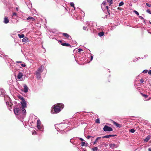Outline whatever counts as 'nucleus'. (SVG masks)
I'll use <instances>...</instances> for the list:
<instances>
[{
    "label": "nucleus",
    "mask_w": 151,
    "mask_h": 151,
    "mask_svg": "<svg viewBox=\"0 0 151 151\" xmlns=\"http://www.w3.org/2000/svg\"><path fill=\"white\" fill-rule=\"evenodd\" d=\"M93 57L92 55H91V61L93 59Z\"/></svg>",
    "instance_id": "obj_46"
},
{
    "label": "nucleus",
    "mask_w": 151,
    "mask_h": 151,
    "mask_svg": "<svg viewBox=\"0 0 151 151\" xmlns=\"http://www.w3.org/2000/svg\"><path fill=\"white\" fill-rule=\"evenodd\" d=\"M124 4V3L123 1H121L119 4V6H121L123 5Z\"/></svg>",
    "instance_id": "obj_26"
},
{
    "label": "nucleus",
    "mask_w": 151,
    "mask_h": 151,
    "mask_svg": "<svg viewBox=\"0 0 151 151\" xmlns=\"http://www.w3.org/2000/svg\"><path fill=\"white\" fill-rule=\"evenodd\" d=\"M70 6H71L73 7H74V8L75 9L74 4L73 3V2L71 3H70Z\"/></svg>",
    "instance_id": "obj_28"
},
{
    "label": "nucleus",
    "mask_w": 151,
    "mask_h": 151,
    "mask_svg": "<svg viewBox=\"0 0 151 151\" xmlns=\"http://www.w3.org/2000/svg\"><path fill=\"white\" fill-rule=\"evenodd\" d=\"M139 17L141 19H144V18L141 16H140Z\"/></svg>",
    "instance_id": "obj_48"
},
{
    "label": "nucleus",
    "mask_w": 151,
    "mask_h": 151,
    "mask_svg": "<svg viewBox=\"0 0 151 151\" xmlns=\"http://www.w3.org/2000/svg\"><path fill=\"white\" fill-rule=\"evenodd\" d=\"M16 63H22V61H16Z\"/></svg>",
    "instance_id": "obj_47"
},
{
    "label": "nucleus",
    "mask_w": 151,
    "mask_h": 151,
    "mask_svg": "<svg viewBox=\"0 0 151 151\" xmlns=\"http://www.w3.org/2000/svg\"><path fill=\"white\" fill-rule=\"evenodd\" d=\"M18 36L20 38H23L24 37V35L23 34L20 35V34H18Z\"/></svg>",
    "instance_id": "obj_23"
},
{
    "label": "nucleus",
    "mask_w": 151,
    "mask_h": 151,
    "mask_svg": "<svg viewBox=\"0 0 151 151\" xmlns=\"http://www.w3.org/2000/svg\"><path fill=\"white\" fill-rule=\"evenodd\" d=\"M24 87V92L25 93H27L28 91V88L26 84H24L23 86Z\"/></svg>",
    "instance_id": "obj_8"
},
{
    "label": "nucleus",
    "mask_w": 151,
    "mask_h": 151,
    "mask_svg": "<svg viewBox=\"0 0 151 151\" xmlns=\"http://www.w3.org/2000/svg\"><path fill=\"white\" fill-rule=\"evenodd\" d=\"M41 122L40 119H38L37 122V127L38 129H40Z\"/></svg>",
    "instance_id": "obj_5"
},
{
    "label": "nucleus",
    "mask_w": 151,
    "mask_h": 151,
    "mask_svg": "<svg viewBox=\"0 0 151 151\" xmlns=\"http://www.w3.org/2000/svg\"><path fill=\"white\" fill-rule=\"evenodd\" d=\"M23 76V73H22L21 72H19V73L17 76V78L19 79H21Z\"/></svg>",
    "instance_id": "obj_9"
},
{
    "label": "nucleus",
    "mask_w": 151,
    "mask_h": 151,
    "mask_svg": "<svg viewBox=\"0 0 151 151\" xmlns=\"http://www.w3.org/2000/svg\"><path fill=\"white\" fill-rule=\"evenodd\" d=\"M108 14H109V15H110V13L109 12V13H108Z\"/></svg>",
    "instance_id": "obj_57"
},
{
    "label": "nucleus",
    "mask_w": 151,
    "mask_h": 151,
    "mask_svg": "<svg viewBox=\"0 0 151 151\" xmlns=\"http://www.w3.org/2000/svg\"><path fill=\"white\" fill-rule=\"evenodd\" d=\"M22 106L21 107V108H26V101H24V102H22Z\"/></svg>",
    "instance_id": "obj_12"
},
{
    "label": "nucleus",
    "mask_w": 151,
    "mask_h": 151,
    "mask_svg": "<svg viewBox=\"0 0 151 151\" xmlns=\"http://www.w3.org/2000/svg\"><path fill=\"white\" fill-rule=\"evenodd\" d=\"M116 136V134H114H114H113V135L109 134V135H105V136H103V137H102V138H109V137H115V136Z\"/></svg>",
    "instance_id": "obj_7"
},
{
    "label": "nucleus",
    "mask_w": 151,
    "mask_h": 151,
    "mask_svg": "<svg viewBox=\"0 0 151 151\" xmlns=\"http://www.w3.org/2000/svg\"><path fill=\"white\" fill-rule=\"evenodd\" d=\"M134 13L136 14H137V15H139V13L137 12V11H134Z\"/></svg>",
    "instance_id": "obj_36"
},
{
    "label": "nucleus",
    "mask_w": 151,
    "mask_h": 151,
    "mask_svg": "<svg viewBox=\"0 0 151 151\" xmlns=\"http://www.w3.org/2000/svg\"><path fill=\"white\" fill-rule=\"evenodd\" d=\"M100 37L103 36L104 35V32H100L98 33Z\"/></svg>",
    "instance_id": "obj_20"
},
{
    "label": "nucleus",
    "mask_w": 151,
    "mask_h": 151,
    "mask_svg": "<svg viewBox=\"0 0 151 151\" xmlns=\"http://www.w3.org/2000/svg\"><path fill=\"white\" fill-rule=\"evenodd\" d=\"M103 144L106 147L108 146V145L106 143H104Z\"/></svg>",
    "instance_id": "obj_41"
},
{
    "label": "nucleus",
    "mask_w": 151,
    "mask_h": 151,
    "mask_svg": "<svg viewBox=\"0 0 151 151\" xmlns=\"http://www.w3.org/2000/svg\"><path fill=\"white\" fill-rule=\"evenodd\" d=\"M102 137H97L96 139L95 140V141L96 142H97V141L99 139H101V138H102Z\"/></svg>",
    "instance_id": "obj_29"
},
{
    "label": "nucleus",
    "mask_w": 151,
    "mask_h": 151,
    "mask_svg": "<svg viewBox=\"0 0 151 151\" xmlns=\"http://www.w3.org/2000/svg\"><path fill=\"white\" fill-rule=\"evenodd\" d=\"M14 111L15 114L16 115H18L20 113V109L19 108H17L14 109Z\"/></svg>",
    "instance_id": "obj_4"
},
{
    "label": "nucleus",
    "mask_w": 151,
    "mask_h": 151,
    "mask_svg": "<svg viewBox=\"0 0 151 151\" xmlns=\"http://www.w3.org/2000/svg\"><path fill=\"white\" fill-rule=\"evenodd\" d=\"M148 74L149 75H151V70H150L148 72Z\"/></svg>",
    "instance_id": "obj_42"
},
{
    "label": "nucleus",
    "mask_w": 151,
    "mask_h": 151,
    "mask_svg": "<svg viewBox=\"0 0 151 151\" xmlns=\"http://www.w3.org/2000/svg\"><path fill=\"white\" fill-rule=\"evenodd\" d=\"M85 142H82L81 143V145L82 146H83L85 145Z\"/></svg>",
    "instance_id": "obj_27"
},
{
    "label": "nucleus",
    "mask_w": 151,
    "mask_h": 151,
    "mask_svg": "<svg viewBox=\"0 0 151 151\" xmlns=\"http://www.w3.org/2000/svg\"><path fill=\"white\" fill-rule=\"evenodd\" d=\"M20 99L22 101V102H24L25 101L24 98L22 97L20 98Z\"/></svg>",
    "instance_id": "obj_33"
},
{
    "label": "nucleus",
    "mask_w": 151,
    "mask_h": 151,
    "mask_svg": "<svg viewBox=\"0 0 151 151\" xmlns=\"http://www.w3.org/2000/svg\"><path fill=\"white\" fill-rule=\"evenodd\" d=\"M97 143L95 141L93 142V144H96Z\"/></svg>",
    "instance_id": "obj_50"
},
{
    "label": "nucleus",
    "mask_w": 151,
    "mask_h": 151,
    "mask_svg": "<svg viewBox=\"0 0 151 151\" xmlns=\"http://www.w3.org/2000/svg\"><path fill=\"white\" fill-rule=\"evenodd\" d=\"M140 81L141 82V83H142L144 82V80L143 78H141L140 80Z\"/></svg>",
    "instance_id": "obj_38"
},
{
    "label": "nucleus",
    "mask_w": 151,
    "mask_h": 151,
    "mask_svg": "<svg viewBox=\"0 0 151 151\" xmlns=\"http://www.w3.org/2000/svg\"><path fill=\"white\" fill-rule=\"evenodd\" d=\"M106 8L107 9H108V8H109V7L108 6H106Z\"/></svg>",
    "instance_id": "obj_51"
},
{
    "label": "nucleus",
    "mask_w": 151,
    "mask_h": 151,
    "mask_svg": "<svg viewBox=\"0 0 151 151\" xmlns=\"http://www.w3.org/2000/svg\"><path fill=\"white\" fill-rule=\"evenodd\" d=\"M61 45L65 46H67V47H71V46L70 45V44L69 43H61Z\"/></svg>",
    "instance_id": "obj_11"
},
{
    "label": "nucleus",
    "mask_w": 151,
    "mask_h": 151,
    "mask_svg": "<svg viewBox=\"0 0 151 151\" xmlns=\"http://www.w3.org/2000/svg\"><path fill=\"white\" fill-rule=\"evenodd\" d=\"M87 28V27L86 26H84L83 27V29L85 30H86Z\"/></svg>",
    "instance_id": "obj_37"
},
{
    "label": "nucleus",
    "mask_w": 151,
    "mask_h": 151,
    "mask_svg": "<svg viewBox=\"0 0 151 151\" xmlns=\"http://www.w3.org/2000/svg\"><path fill=\"white\" fill-rule=\"evenodd\" d=\"M106 2L104 1L102 3V4H103L105 6L106 5Z\"/></svg>",
    "instance_id": "obj_44"
},
{
    "label": "nucleus",
    "mask_w": 151,
    "mask_h": 151,
    "mask_svg": "<svg viewBox=\"0 0 151 151\" xmlns=\"http://www.w3.org/2000/svg\"><path fill=\"white\" fill-rule=\"evenodd\" d=\"M107 2L109 4V5H111L113 3L112 0H106Z\"/></svg>",
    "instance_id": "obj_21"
},
{
    "label": "nucleus",
    "mask_w": 151,
    "mask_h": 151,
    "mask_svg": "<svg viewBox=\"0 0 151 151\" xmlns=\"http://www.w3.org/2000/svg\"><path fill=\"white\" fill-rule=\"evenodd\" d=\"M109 11H110V10L109 9H107V11H108V13H109Z\"/></svg>",
    "instance_id": "obj_53"
},
{
    "label": "nucleus",
    "mask_w": 151,
    "mask_h": 151,
    "mask_svg": "<svg viewBox=\"0 0 151 151\" xmlns=\"http://www.w3.org/2000/svg\"><path fill=\"white\" fill-rule=\"evenodd\" d=\"M4 23L5 24H7L9 22V20L8 17H5L4 18Z\"/></svg>",
    "instance_id": "obj_13"
},
{
    "label": "nucleus",
    "mask_w": 151,
    "mask_h": 151,
    "mask_svg": "<svg viewBox=\"0 0 151 151\" xmlns=\"http://www.w3.org/2000/svg\"><path fill=\"white\" fill-rule=\"evenodd\" d=\"M79 139L80 140H81L82 142H83V141H84L83 139H82V138H79Z\"/></svg>",
    "instance_id": "obj_45"
},
{
    "label": "nucleus",
    "mask_w": 151,
    "mask_h": 151,
    "mask_svg": "<svg viewBox=\"0 0 151 151\" xmlns=\"http://www.w3.org/2000/svg\"><path fill=\"white\" fill-rule=\"evenodd\" d=\"M27 20L29 21H34L35 20V18H34L33 17L29 16V17L27 18Z\"/></svg>",
    "instance_id": "obj_10"
},
{
    "label": "nucleus",
    "mask_w": 151,
    "mask_h": 151,
    "mask_svg": "<svg viewBox=\"0 0 151 151\" xmlns=\"http://www.w3.org/2000/svg\"><path fill=\"white\" fill-rule=\"evenodd\" d=\"M16 10H17V11H18V8H17H17H16Z\"/></svg>",
    "instance_id": "obj_54"
},
{
    "label": "nucleus",
    "mask_w": 151,
    "mask_h": 151,
    "mask_svg": "<svg viewBox=\"0 0 151 151\" xmlns=\"http://www.w3.org/2000/svg\"><path fill=\"white\" fill-rule=\"evenodd\" d=\"M64 107V105L62 104H58L53 106L52 109L51 110L52 113H57L60 112L61 111V108L63 109Z\"/></svg>",
    "instance_id": "obj_1"
},
{
    "label": "nucleus",
    "mask_w": 151,
    "mask_h": 151,
    "mask_svg": "<svg viewBox=\"0 0 151 151\" xmlns=\"http://www.w3.org/2000/svg\"><path fill=\"white\" fill-rule=\"evenodd\" d=\"M4 89L0 88V95L3 94L4 93Z\"/></svg>",
    "instance_id": "obj_18"
},
{
    "label": "nucleus",
    "mask_w": 151,
    "mask_h": 151,
    "mask_svg": "<svg viewBox=\"0 0 151 151\" xmlns=\"http://www.w3.org/2000/svg\"><path fill=\"white\" fill-rule=\"evenodd\" d=\"M146 5L149 7H151V4H149L148 3H146Z\"/></svg>",
    "instance_id": "obj_34"
},
{
    "label": "nucleus",
    "mask_w": 151,
    "mask_h": 151,
    "mask_svg": "<svg viewBox=\"0 0 151 151\" xmlns=\"http://www.w3.org/2000/svg\"><path fill=\"white\" fill-rule=\"evenodd\" d=\"M149 23H150V24H151V22H150V21H149Z\"/></svg>",
    "instance_id": "obj_55"
},
{
    "label": "nucleus",
    "mask_w": 151,
    "mask_h": 151,
    "mask_svg": "<svg viewBox=\"0 0 151 151\" xmlns=\"http://www.w3.org/2000/svg\"><path fill=\"white\" fill-rule=\"evenodd\" d=\"M103 130L105 131H112L113 130V129L112 128L109 127L108 126L106 125L103 128Z\"/></svg>",
    "instance_id": "obj_3"
},
{
    "label": "nucleus",
    "mask_w": 151,
    "mask_h": 151,
    "mask_svg": "<svg viewBox=\"0 0 151 151\" xmlns=\"http://www.w3.org/2000/svg\"><path fill=\"white\" fill-rule=\"evenodd\" d=\"M110 147L112 149H113L115 147H117L116 146L115 144H111L109 145Z\"/></svg>",
    "instance_id": "obj_16"
},
{
    "label": "nucleus",
    "mask_w": 151,
    "mask_h": 151,
    "mask_svg": "<svg viewBox=\"0 0 151 151\" xmlns=\"http://www.w3.org/2000/svg\"><path fill=\"white\" fill-rule=\"evenodd\" d=\"M83 50L81 48H79L78 49V52H80L81 51H83Z\"/></svg>",
    "instance_id": "obj_35"
},
{
    "label": "nucleus",
    "mask_w": 151,
    "mask_h": 151,
    "mask_svg": "<svg viewBox=\"0 0 151 151\" xmlns=\"http://www.w3.org/2000/svg\"><path fill=\"white\" fill-rule=\"evenodd\" d=\"M92 150L93 151H99V150L97 147H95L92 148Z\"/></svg>",
    "instance_id": "obj_22"
},
{
    "label": "nucleus",
    "mask_w": 151,
    "mask_h": 151,
    "mask_svg": "<svg viewBox=\"0 0 151 151\" xmlns=\"http://www.w3.org/2000/svg\"><path fill=\"white\" fill-rule=\"evenodd\" d=\"M22 41L23 42H28L29 40L27 37H25L22 39Z\"/></svg>",
    "instance_id": "obj_15"
},
{
    "label": "nucleus",
    "mask_w": 151,
    "mask_h": 151,
    "mask_svg": "<svg viewBox=\"0 0 151 151\" xmlns=\"http://www.w3.org/2000/svg\"><path fill=\"white\" fill-rule=\"evenodd\" d=\"M59 42H60L61 43H61H63L62 42V41L61 40H59Z\"/></svg>",
    "instance_id": "obj_52"
},
{
    "label": "nucleus",
    "mask_w": 151,
    "mask_h": 151,
    "mask_svg": "<svg viewBox=\"0 0 151 151\" xmlns=\"http://www.w3.org/2000/svg\"><path fill=\"white\" fill-rule=\"evenodd\" d=\"M96 123L99 124L100 123V120L99 119H97L96 120Z\"/></svg>",
    "instance_id": "obj_25"
},
{
    "label": "nucleus",
    "mask_w": 151,
    "mask_h": 151,
    "mask_svg": "<svg viewBox=\"0 0 151 151\" xmlns=\"http://www.w3.org/2000/svg\"><path fill=\"white\" fill-rule=\"evenodd\" d=\"M150 136H148L145 139V141L147 142L150 139Z\"/></svg>",
    "instance_id": "obj_17"
},
{
    "label": "nucleus",
    "mask_w": 151,
    "mask_h": 151,
    "mask_svg": "<svg viewBox=\"0 0 151 151\" xmlns=\"http://www.w3.org/2000/svg\"><path fill=\"white\" fill-rule=\"evenodd\" d=\"M62 35L63 36L65 37L67 39H69L70 38H71V37L68 34L65 33H62Z\"/></svg>",
    "instance_id": "obj_6"
},
{
    "label": "nucleus",
    "mask_w": 151,
    "mask_h": 151,
    "mask_svg": "<svg viewBox=\"0 0 151 151\" xmlns=\"http://www.w3.org/2000/svg\"><path fill=\"white\" fill-rule=\"evenodd\" d=\"M21 66L23 67H25L26 65L25 64H21Z\"/></svg>",
    "instance_id": "obj_39"
},
{
    "label": "nucleus",
    "mask_w": 151,
    "mask_h": 151,
    "mask_svg": "<svg viewBox=\"0 0 151 151\" xmlns=\"http://www.w3.org/2000/svg\"><path fill=\"white\" fill-rule=\"evenodd\" d=\"M92 137V136H87V137H86V138L88 139H89L91 137Z\"/></svg>",
    "instance_id": "obj_40"
},
{
    "label": "nucleus",
    "mask_w": 151,
    "mask_h": 151,
    "mask_svg": "<svg viewBox=\"0 0 151 151\" xmlns=\"http://www.w3.org/2000/svg\"><path fill=\"white\" fill-rule=\"evenodd\" d=\"M140 94L142 96L144 97L145 98H146L148 97V95L142 93H141Z\"/></svg>",
    "instance_id": "obj_19"
},
{
    "label": "nucleus",
    "mask_w": 151,
    "mask_h": 151,
    "mask_svg": "<svg viewBox=\"0 0 151 151\" xmlns=\"http://www.w3.org/2000/svg\"><path fill=\"white\" fill-rule=\"evenodd\" d=\"M42 68V66H41L36 71V75L37 78L38 80H39L41 78V73L43 71Z\"/></svg>",
    "instance_id": "obj_2"
},
{
    "label": "nucleus",
    "mask_w": 151,
    "mask_h": 151,
    "mask_svg": "<svg viewBox=\"0 0 151 151\" xmlns=\"http://www.w3.org/2000/svg\"><path fill=\"white\" fill-rule=\"evenodd\" d=\"M146 12H147L150 14H151V12L150 11V10L149 9H147L146 10Z\"/></svg>",
    "instance_id": "obj_32"
},
{
    "label": "nucleus",
    "mask_w": 151,
    "mask_h": 151,
    "mask_svg": "<svg viewBox=\"0 0 151 151\" xmlns=\"http://www.w3.org/2000/svg\"><path fill=\"white\" fill-rule=\"evenodd\" d=\"M13 15L14 16H17V14L16 13L14 12L13 14Z\"/></svg>",
    "instance_id": "obj_43"
},
{
    "label": "nucleus",
    "mask_w": 151,
    "mask_h": 151,
    "mask_svg": "<svg viewBox=\"0 0 151 151\" xmlns=\"http://www.w3.org/2000/svg\"><path fill=\"white\" fill-rule=\"evenodd\" d=\"M148 72V70H144L143 72H142V73H147Z\"/></svg>",
    "instance_id": "obj_31"
},
{
    "label": "nucleus",
    "mask_w": 151,
    "mask_h": 151,
    "mask_svg": "<svg viewBox=\"0 0 151 151\" xmlns=\"http://www.w3.org/2000/svg\"><path fill=\"white\" fill-rule=\"evenodd\" d=\"M148 150L149 151H151V148H149Z\"/></svg>",
    "instance_id": "obj_49"
},
{
    "label": "nucleus",
    "mask_w": 151,
    "mask_h": 151,
    "mask_svg": "<svg viewBox=\"0 0 151 151\" xmlns=\"http://www.w3.org/2000/svg\"><path fill=\"white\" fill-rule=\"evenodd\" d=\"M113 123L117 127H122V126L121 125L118 124V123H116V122H114V121H113Z\"/></svg>",
    "instance_id": "obj_14"
},
{
    "label": "nucleus",
    "mask_w": 151,
    "mask_h": 151,
    "mask_svg": "<svg viewBox=\"0 0 151 151\" xmlns=\"http://www.w3.org/2000/svg\"><path fill=\"white\" fill-rule=\"evenodd\" d=\"M21 109L22 110V113L23 114H24L26 113V110L25 109V108H21Z\"/></svg>",
    "instance_id": "obj_24"
},
{
    "label": "nucleus",
    "mask_w": 151,
    "mask_h": 151,
    "mask_svg": "<svg viewBox=\"0 0 151 151\" xmlns=\"http://www.w3.org/2000/svg\"><path fill=\"white\" fill-rule=\"evenodd\" d=\"M118 9H120V8L119 7H118Z\"/></svg>",
    "instance_id": "obj_56"
},
{
    "label": "nucleus",
    "mask_w": 151,
    "mask_h": 151,
    "mask_svg": "<svg viewBox=\"0 0 151 151\" xmlns=\"http://www.w3.org/2000/svg\"><path fill=\"white\" fill-rule=\"evenodd\" d=\"M129 131L132 133H134L135 132V130L134 129H130Z\"/></svg>",
    "instance_id": "obj_30"
}]
</instances>
